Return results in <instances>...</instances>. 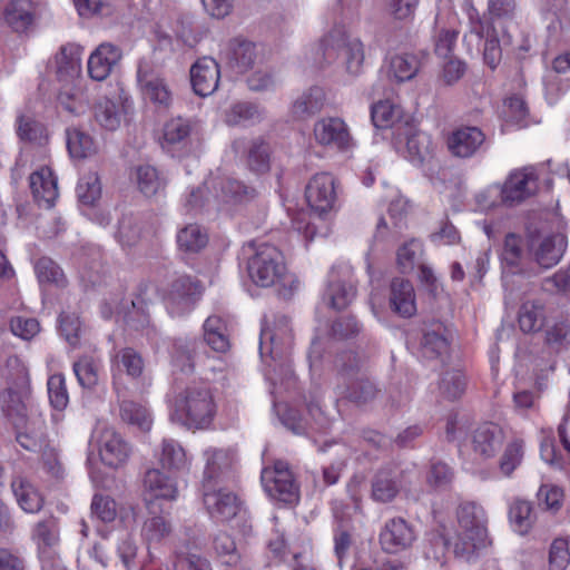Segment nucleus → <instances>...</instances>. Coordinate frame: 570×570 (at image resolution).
Masks as SVG:
<instances>
[{
    "mask_svg": "<svg viewBox=\"0 0 570 570\" xmlns=\"http://www.w3.org/2000/svg\"><path fill=\"white\" fill-rule=\"evenodd\" d=\"M204 341L180 337L173 342L170 356L173 365L181 372L191 373L205 353L202 352L204 343L214 352L225 353L229 350L226 322L218 315L208 316L203 325Z\"/></svg>",
    "mask_w": 570,
    "mask_h": 570,
    "instance_id": "1",
    "label": "nucleus"
},
{
    "mask_svg": "<svg viewBox=\"0 0 570 570\" xmlns=\"http://www.w3.org/2000/svg\"><path fill=\"white\" fill-rule=\"evenodd\" d=\"M217 412L213 391L207 382L188 384L175 399L171 419L188 430H205L210 426Z\"/></svg>",
    "mask_w": 570,
    "mask_h": 570,
    "instance_id": "2",
    "label": "nucleus"
},
{
    "mask_svg": "<svg viewBox=\"0 0 570 570\" xmlns=\"http://www.w3.org/2000/svg\"><path fill=\"white\" fill-rule=\"evenodd\" d=\"M455 515L458 532L453 552L456 557L470 561L491 543L488 515L484 508L475 501L461 502Z\"/></svg>",
    "mask_w": 570,
    "mask_h": 570,
    "instance_id": "3",
    "label": "nucleus"
},
{
    "mask_svg": "<svg viewBox=\"0 0 570 570\" xmlns=\"http://www.w3.org/2000/svg\"><path fill=\"white\" fill-rule=\"evenodd\" d=\"M364 360L354 352H344L335 358L337 394L357 405L373 401L379 389L362 368Z\"/></svg>",
    "mask_w": 570,
    "mask_h": 570,
    "instance_id": "4",
    "label": "nucleus"
},
{
    "mask_svg": "<svg viewBox=\"0 0 570 570\" xmlns=\"http://www.w3.org/2000/svg\"><path fill=\"white\" fill-rule=\"evenodd\" d=\"M1 376L8 383V387L0 393L1 410L16 426H20L26 415L21 392L29 387L28 370L17 356H9L1 370Z\"/></svg>",
    "mask_w": 570,
    "mask_h": 570,
    "instance_id": "5",
    "label": "nucleus"
},
{
    "mask_svg": "<svg viewBox=\"0 0 570 570\" xmlns=\"http://www.w3.org/2000/svg\"><path fill=\"white\" fill-rule=\"evenodd\" d=\"M322 48L327 62L337 61L348 75H360L364 61V50L357 38L348 36L341 29H335L323 39Z\"/></svg>",
    "mask_w": 570,
    "mask_h": 570,
    "instance_id": "6",
    "label": "nucleus"
},
{
    "mask_svg": "<svg viewBox=\"0 0 570 570\" xmlns=\"http://www.w3.org/2000/svg\"><path fill=\"white\" fill-rule=\"evenodd\" d=\"M254 254L247 263L250 279L262 287L279 282L286 272L284 256L274 245L261 243L253 245Z\"/></svg>",
    "mask_w": 570,
    "mask_h": 570,
    "instance_id": "7",
    "label": "nucleus"
},
{
    "mask_svg": "<svg viewBox=\"0 0 570 570\" xmlns=\"http://www.w3.org/2000/svg\"><path fill=\"white\" fill-rule=\"evenodd\" d=\"M137 82L142 99L156 111H167L174 101V92L164 73L148 62H140Z\"/></svg>",
    "mask_w": 570,
    "mask_h": 570,
    "instance_id": "8",
    "label": "nucleus"
},
{
    "mask_svg": "<svg viewBox=\"0 0 570 570\" xmlns=\"http://www.w3.org/2000/svg\"><path fill=\"white\" fill-rule=\"evenodd\" d=\"M262 485L273 500L294 504L299 500V485L287 462L276 461L266 466L261 474Z\"/></svg>",
    "mask_w": 570,
    "mask_h": 570,
    "instance_id": "9",
    "label": "nucleus"
},
{
    "mask_svg": "<svg viewBox=\"0 0 570 570\" xmlns=\"http://www.w3.org/2000/svg\"><path fill=\"white\" fill-rule=\"evenodd\" d=\"M203 293L200 282L188 275L176 277L169 285L164 297L167 312L173 317H183L189 314Z\"/></svg>",
    "mask_w": 570,
    "mask_h": 570,
    "instance_id": "10",
    "label": "nucleus"
},
{
    "mask_svg": "<svg viewBox=\"0 0 570 570\" xmlns=\"http://www.w3.org/2000/svg\"><path fill=\"white\" fill-rule=\"evenodd\" d=\"M500 264L503 274L522 275L532 277L539 274L534 265L530 263V250L525 247L524 239L515 233H508L499 252Z\"/></svg>",
    "mask_w": 570,
    "mask_h": 570,
    "instance_id": "11",
    "label": "nucleus"
},
{
    "mask_svg": "<svg viewBox=\"0 0 570 570\" xmlns=\"http://www.w3.org/2000/svg\"><path fill=\"white\" fill-rule=\"evenodd\" d=\"M293 344L289 320L285 315H277L271 324L267 318L259 337V352L262 356L269 355L273 360L284 358L291 351Z\"/></svg>",
    "mask_w": 570,
    "mask_h": 570,
    "instance_id": "12",
    "label": "nucleus"
},
{
    "mask_svg": "<svg viewBox=\"0 0 570 570\" xmlns=\"http://www.w3.org/2000/svg\"><path fill=\"white\" fill-rule=\"evenodd\" d=\"M539 189V174L535 166L512 170L501 187V202L515 206L534 196Z\"/></svg>",
    "mask_w": 570,
    "mask_h": 570,
    "instance_id": "13",
    "label": "nucleus"
},
{
    "mask_svg": "<svg viewBox=\"0 0 570 570\" xmlns=\"http://www.w3.org/2000/svg\"><path fill=\"white\" fill-rule=\"evenodd\" d=\"M414 471L401 470L394 465H386L379 469L371 481V497L375 502H392L401 490L406 489L411 483V475Z\"/></svg>",
    "mask_w": 570,
    "mask_h": 570,
    "instance_id": "14",
    "label": "nucleus"
},
{
    "mask_svg": "<svg viewBox=\"0 0 570 570\" xmlns=\"http://www.w3.org/2000/svg\"><path fill=\"white\" fill-rule=\"evenodd\" d=\"M315 141L327 149L346 153L354 148L355 140L347 124L340 117H323L313 127Z\"/></svg>",
    "mask_w": 570,
    "mask_h": 570,
    "instance_id": "15",
    "label": "nucleus"
},
{
    "mask_svg": "<svg viewBox=\"0 0 570 570\" xmlns=\"http://www.w3.org/2000/svg\"><path fill=\"white\" fill-rule=\"evenodd\" d=\"M205 469L203 489H212L229 479L235 463V453L230 449L209 448L204 451Z\"/></svg>",
    "mask_w": 570,
    "mask_h": 570,
    "instance_id": "16",
    "label": "nucleus"
},
{
    "mask_svg": "<svg viewBox=\"0 0 570 570\" xmlns=\"http://www.w3.org/2000/svg\"><path fill=\"white\" fill-rule=\"evenodd\" d=\"M379 539L383 551L395 554L412 547L416 531L405 519L395 517L385 522Z\"/></svg>",
    "mask_w": 570,
    "mask_h": 570,
    "instance_id": "17",
    "label": "nucleus"
},
{
    "mask_svg": "<svg viewBox=\"0 0 570 570\" xmlns=\"http://www.w3.org/2000/svg\"><path fill=\"white\" fill-rule=\"evenodd\" d=\"M305 196L309 207L316 213L332 210L337 199L335 178L327 173L314 175L306 186Z\"/></svg>",
    "mask_w": 570,
    "mask_h": 570,
    "instance_id": "18",
    "label": "nucleus"
},
{
    "mask_svg": "<svg viewBox=\"0 0 570 570\" xmlns=\"http://www.w3.org/2000/svg\"><path fill=\"white\" fill-rule=\"evenodd\" d=\"M566 239L562 235H547L538 238H531L529 250L533 256L534 263L539 268L548 269L559 263L566 250Z\"/></svg>",
    "mask_w": 570,
    "mask_h": 570,
    "instance_id": "19",
    "label": "nucleus"
},
{
    "mask_svg": "<svg viewBox=\"0 0 570 570\" xmlns=\"http://www.w3.org/2000/svg\"><path fill=\"white\" fill-rule=\"evenodd\" d=\"M203 499L208 513L217 521L232 520L240 509L238 498L219 485L203 489Z\"/></svg>",
    "mask_w": 570,
    "mask_h": 570,
    "instance_id": "20",
    "label": "nucleus"
},
{
    "mask_svg": "<svg viewBox=\"0 0 570 570\" xmlns=\"http://www.w3.org/2000/svg\"><path fill=\"white\" fill-rule=\"evenodd\" d=\"M219 80L220 68L214 58H199L190 67L191 87L194 92L200 97L213 95L218 88Z\"/></svg>",
    "mask_w": 570,
    "mask_h": 570,
    "instance_id": "21",
    "label": "nucleus"
},
{
    "mask_svg": "<svg viewBox=\"0 0 570 570\" xmlns=\"http://www.w3.org/2000/svg\"><path fill=\"white\" fill-rule=\"evenodd\" d=\"M142 495L149 510L153 509L156 500H176L178 489L176 482L165 475L159 469H149L146 471L142 481ZM155 513V511H150Z\"/></svg>",
    "mask_w": 570,
    "mask_h": 570,
    "instance_id": "22",
    "label": "nucleus"
},
{
    "mask_svg": "<svg viewBox=\"0 0 570 570\" xmlns=\"http://www.w3.org/2000/svg\"><path fill=\"white\" fill-rule=\"evenodd\" d=\"M504 443V432L494 423H484L471 434V448L481 460L494 458Z\"/></svg>",
    "mask_w": 570,
    "mask_h": 570,
    "instance_id": "23",
    "label": "nucleus"
},
{
    "mask_svg": "<svg viewBox=\"0 0 570 570\" xmlns=\"http://www.w3.org/2000/svg\"><path fill=\"white\" fill-rule=\"evenodd\" d=\"M485 145L484 132L475 126H462L456 128L448 139L451 154L459 158H470L480 151Z\"/></svg>",
    "mask_w": 570,
    "mask_h": 570,
    "instance_id": "24",
    "label": "nucleus"
},
{
    "mask_svg": "<svg viewBox=\"0 0 570 570\" xmlns=\"http://www.w3.org/2000/svg\"><path fill=\"white\" fill-rule=\"evenodd\" d=\"M235 153H244L248 169L255 174H265L271 169V147L262 137L249 140L237 139L233 142Z\"/></svg>",
    "mask_w": 570,
    "mask_h": 570,
    "instance_id": "25",
    "label": "nucleus"
},
{
    "mask_svg": "<svg viewBox=\"0 0 570 570\" xmlns=\"http://www.w3.org/2000/svg\"><path fill=\"white\" fill-rule=\"evenodd\" d=\"M220 58L234 71L246 72L257 59L256 46L242 38L230 39L222 50Z\"/></svg>",
    "mask_w": 570,
    "mask_h": 570,
    "instance_id": "26",
    "label": "nucleus"
},
{
    "mask_svg": "<svg viewBox=\"0 0 570 570\" xmlns=\"http://www.w3.org/2000/svg\"><path fill=\"white\" fill-rule=\"evenodd\" d=\"M131 449L128 443L112 428H106L99 436V455L101 461L110 468L125 464Z\"/></svg>",
    "mask_w": 570,
    "mask_h": 570,
    "instance_id": "27",
    "label": "nucleus"
},
{
    "mask_svg": "<svg viewBox=\"0 0 570 570\" xmlns=\"http://www.w3.org/2000/svg\"><path fill=\"white\" fill-rule=\"evenodd\" d=\"M29 185L35 202L46 208L55 205L59 196L57 177L49 167H41L29 177Z\"/></svg>",
    "mask_w": 570,
    "mask_h": 570,
    "instance_id": "28",
    "label": "nucleus"
},
{
    "mask_svg": "<svg viewBox=\"0 0 570 570\" xmlns=\"http://www.w3.org/2000/svg\"><path fill=\"white\" fill-rule=\"evenodd\" d=\"M558 438L562 450L554 436L547 435L541 442L540 453L541 458L550 465L562 468L566 463H570V435L566 419L558 426Z\"/></svg>",
    "mask_w": 570,
    "mask_h": 570,
    "instance_id": "29",
    "label": "nucleus"
},
{
    "mask_svg": "<svg viewBox=\"0 0 570 570\" xmlns=\"http://www.w3.org/2000/svg\"><path fill=\"white\" fill-rule=\"evenodd\" d=\"M390 307L401 317L409 318L416 313L415 292L407 279L395 277L390 285Z\"/></svg>",
    "mask_w": 570,
    "mask_h": 570,
    "instance_id": "30",
    "label": "nucleus"
},
{
    "mask_svg": "<svg viewBox=\"0 0 570 570\" xmlns=\"http://www.w3.org/2000/svg\"><path fill=\"white\" fill-rule=\"evenodd\" d=\"M197 132V121L190 118L175 117L165 122L163 128V148H184Z\"/></svg>",
    "mask_w": 570,
    "mask_h": 570,
    "instance_id": "31",
    "label": "nucleus"
},
{
    "mask_svg": "<svg viewBox=\"0 0 570 570\" xmlns=\"http://www.w3.org/2000/svg\"><path fill=\"white\" fill-rule=\"evenodd\" d=\"M356 296V287L350 278H341L335 271L330 274L328 285L323 294L324 303L333 309L346 308Z\"/></svg>",
    "mask_w": 570,
    "mask_h": 570,
    "instance_id": "32",
    "label": "nucleus"
},
{
    "mask_svg": "<svg viewBox=\"0 0 570 570\" xmlns=\"http://www.w3.org/2000/svg\"><path fill=\"white\" fill-rule=\"evenodd\" d=\"M121 58L120 50L110 43L100 45L88 59V73L97 81L105 80Z\"/></svg>",
    "mask_w": 570,
    "mask_h": 570,
    "instance_id": "33",
    "label": "nucleus"
},
{
    "mask_svg": "<svg viewBox=\"0 0 570 570\" xmlns=\"http://www.w3.org/2000/svg\"><path fill=\"white\" fill-rule=\"evenodd\" d=\"M59 519L55 515H49L43 520L38 521L31 532V538L37 544L41 561L45 559H55L49 556V550L58 546L60 541L59 533Z\"/></svg>",
    "mask_w": 570,
    "mask_h": 570,
    "instance_id": "34",
    "label": "nucleus"
},
{
    "mask_svg": "<svg viewBox=\"0 0 570 570\" xmlns=\"http://www.w3.org/2000/svg\"><path fill=\"white\" fill-rule=\"evenodd\" d=\"M405 150L406 158L421 166L435 157L436 146L430 135L415 130L406 136Z\"/></svg>",
    "mask_w": 570,
    "mask_h": 570,
    "instance_id": "35",
    "label": "nucleus"
},
{
    "mask_svg": "<svg viewBox=\"0 0 570 570\" xmlns=\"http://www.w3.org/2000/svg\"><path fill=\"white\" fill-rule=\"evenodd\" d=\"M11 488L19 507L27 513H38L45 499L35 485L24 476L16 475L11 481Z\"/></svg>",
    "mask_w": 570,
    "mask_h": 570,
    "instance_id": "36",
    "label": "nucleus"
},
{
    "mask_svg": "<svg viewBox=\"0 0 570 570\" xmlns=\"http://www.w3.org/2000/svg\"><path fill=\"white\" fill-rule=\"evenodd\" d=\"M325 105V92L321 87H311L292 105V114L297 119H307L320 112Z\"/></svg>",
    "mask_w": 570,
    "mask_h": 570,
    "instance_id": "37",
    "label": "nucleus"
},
{
    "mask_svg": "<svg viewBox=\"0 0 570 570\" xmlns=\"http://www.w3.org/2000/svg\"><path fill=\"white\" fill-rule=\"evenodd\" d=\"M4 22L16 32L26 31L32 23V8L29 0H12L4 6Z\"/></svg>",
    "mask_w": 570,
    "mask_h": 570,
    "instance_id": "38",
    "label": "nucleus"
},
{
    "mask_svg": "<svg viewBox=\"0 0 570 570\" xmlns=\"http://www.w3.org/2000/svg\"><path fill=\"white\" fill-rule=\"evenodd\" d=\"M159 462L169 471H181L189 465L184 448L174 439L163 440Z\"/></svg>",
    "mask_w": 570,
    "mask_h": 570,
    "instance_id": "39",
    "label": "nucleus"
},
{
    "mask_svg": "<svg viewBox=\"0 0 570 570\" xmlns=\"http://www.w3.org/2000/svg\"><path fill=\"white\" fill-rule=\"evenodd\" d=\"M509 520L514 531L520 534H527L535 521L531 502L523 499H514L509 508Z\"/></svg>",
    "mask_w": 570,
    "mask_h": 570,
    "instance_id": "40",
    "label": "nucleus"
},
{
    "mask_svg": "<svg viewBox=\"0 0 570 570\" xmlns=\"http://www.w3.org/2000/svg\"><path fill=\"white\" fill-rule=\"evenodd\" d=\"M419 69L420 62L414 55H395L389 63V76L397 82H404L413 79Z\"/></svg>",
    "mask_w": 570,
    "mask_h": 570,
    "instance_id": "41",
    "label": "nucleus"
},
{
    "mask_svg": "<svg viewBox=\"0 0 570 570\" xmlns=\"http://www.w3.org/2000/svg\"><path fill=\"white\" fill-rule=\"evenodd\" d=\"M544 321L543 305L538 301H527L519 309V326L524 333H533L541 330Z\"/></svg>",
    "mask_w": 570,
    "mask_h": 570,
    "instance_id": "42",
    "label": "nucleus"
},
{
    "mask_svg": "<svg viewBox=\"0 0 570 570\" xmlns=\"http://www.w3.org/2000/svg\"><path fill=\"white\" fill-rule=\"evenodd\" d=\"M112 360L119 371H124L134 380L139 379L144 373L145 361L140 353L132 347L120 348Z\"/></svg>",
    "mask_w": 570,
    "mask_h": 570,
    "instance_id": "43",
    "label": "nucleus"
},
{
    "mask_svg": "<svg viewBox=\"0 0 570 570\" xmlns=\"http://www.w3.org/2000/svg\"><path fill=\"white\" fill-rule=\"evenodd\" d=\"M121 420L140 431H148L151 426V417L146 407L134 401H122L120 404Z\"/></svg>",
    "mask_w": 570,
    "mask_h": 570,
    "instance_id": "44",
    "label": "nucleus"
},
{
    "mask_svg": "<svg viewBox=\"0 0 570 570\" xmlns=\"http://www.w3.org/2000/svg\"><path fill=\"white\" fill-rule=\"evenodd\" d=\"M458 33L454 28L443 26L441 17L436 16L434 27L435 53L440 57L449 58L455 47Z\"/></svg>",
    "mask_w": 570,
    "mask_h": 570,
    "instance_id": "45",
    "label": "nucleus"
},
{
    "mask_svg": "<svg viewBox=\"0 0 570 570\" xmlns=\"http://www.w3.org/2000/svg\"><path fill=\"white\" fill-rule=\"evenodd\" d=\"M333 513L337 521L334 529V551L341 562L351 547L352 538L348 528L345 525L343 507L336 503L333 507Z\"/></svg>",
    "mask_w": 570,
    "mask_h": 570,
    "instance_id": "46",
    "label": "nucleus"
},
{
    "mask_svg": "<svg viewBox=\"0 0 570 570\" xmlns=\"http://www.w3.org/2000/svg\"><path fill=\"white\" fill-rule=\"evenodd\" d=\"M449 341L440 331H426L421 340V354L428 360H435L449 351Z\"/></svg>",
    "mask_w": 570,
    "mask_h": 570,
    "instance_id": "47",
    "label": "nucleus"
},
{
    "mask_svg": "<svg viewBox=\"0 0 570 570\" xmlns=\"http://www.w3.org/2000/svg\"><path fill=\"white\" fill-rule=\"evenodd\" d=\"M140 219L134 215H124L118 223L116 238L122 247L135 246L141 237Z\"/></svg>",
    "mask_w": 570,
    "mask_h": 570,
    "instance_id": "48",
    "label": "nucleus"
},
{
    "mask_svg": "<svg viewBox=\"0 0 570 570\" xmlns=\"http://www.w3.org/2000/svg\"><path fill=\"white\" fill-rule=\"evenodd\" d=\"M73 372L79 384L92 389L98 384L99 363L91 356H82L73 363Z\"/></svg>",
    "mask_w": 570,
    "mask_h": 570,
    "instance_id": "49",
    "label": "nucleus"
},
{
    "mask_svg": "<svg viewBox=\"0 0 570 570\" xmlns=\"http://www.w3.org/2000/svg\"><path fill=\"white\" fill-rule=\"evenodd\" d=\"M67 148L73 158H85L95 151L92 138L78 128L67 130Z\"/></svg>",
    "mask_w": 570,
    "mask_h": 570,
    "instance_id": "50",
    "label": "nucleus"
},
{
    "mask_svg": "<svg viewBox=\"0 0 570 570\" xmlns=\"http://www.w3.org/2000/svg\"><path fill=\"white\" fill-rule=\"evenodd\" d=\"M213 547L224 564L236 567L240 562V554L229 534L225 532L217 533L213 539Z\"/></svg>",
    "mask_w": 570,
    "mask_h": 570,
    "instance_id": "51",
    "label": "nucleus"
},
{
    "mask_svg": "<svg viewBox=\"0 0 570 570\" xmlns=\"http://www.w3.org/2000/svg\"><path fill=\"white\" fill-rule=\"evenodd\" d=\"M524 454V442L514 439L509 442L499 461V469L505 476H510L513 471L521 464Z\"/></svg>",
    "mask_w": 570,
    "mask_h": 570,
    "instance_id": "52",
    "label": "nucleus"
},
{
    "mask_svg": "<svg viewBox=\"0 0 570 570\" xmlns=\"http://www.w3.org/2000/svg\"><path fill=\"white\" fill-rule=\"evenodd\" d=\"M95 118L101 127L115 130L120 126L121 116L115 101L101 98L95 106Z\"/></svg>",
    "mask_w": 570,
    "mask_h": 570,
    "instance_id": "53",
    "label": "nucleus"
},
{
    "mask_svg": "<svg viewBox=\"0 0 570 570\" xmlns=\"http://www.w3.org/2000/svg\"><path fill=\"white\" fill-rule=\"evenodd\" d=\"M465 386V376L460 370L444 372L439 384L440 393L448 400L461 397Z\"/></svg>",
    "mask_w": 570,
    "mask_h": 570,
    "instance_id": "54",
    "label": "nucleus"
},
{
    "mask_svg": "<svg viewBox=\"0 0 570 570\" xmlns=\"http://www.w3.org/2000/svg\"><path fill=\"white\" fill-rule=\"evenodd\" d=\"M207 235L202 232L198 225H188L179 230L177 243L180 249L197 253L207 244Z\"/></svg>",
    "mask_w": 570,
    "mask_h": 570,
    "instance_id": "55",
    "label": "nucleus"
},
{
    "mask_svg": "<svg viewBox=\"0 0 570 570\" xmlns=\"http://www.w3.org/2000/svg\"><path fill=\"white\" fill-rule=\"evenodd\" d=\"M261 119V110L250 102H237L230 107L226 115L227 122L233 126L254 124Z\"/></svg>",
    "mask_w": 570,
    "mask_h": 570,
    "instance_id": "56",
    "label": "nucleus"
},
{
    "mask_svg": "<svg viewBox=\"0 0 570 570\" xmlns=\"http://www.w3.org/2000/svg\"><path fill=\"white\" fill-rule=\"evenodd\" d=\"M136 180L139 190L148 197L156 195L164 187V181L159 177L157 169L149 165L137 167Z\"/></svg>",
    "mask_w": 570,
    "mask_h": 570,
    "instance_id": "57",
    "label": "nucleus"
},
{
    "mask_svg": "<svg viewBox=\"0 0 570 570\" xmlns=\"http://www.w3.org/2000/svg\"><path fill=\"white\" fill-rule=\"evenodd\" d=\"M57 72L63 76H75L80 71V57L78 48L67 45L60 48L56 56Z\"/></svg>",
    "mask_w": 570,
    "mask_h": 570,
    "instance_id": "58",
    "label": "nucleus"
},
{
    "mask_svg": "<svg viewBox=\"0 0 570 570\" xmlns=\"http://www.w3.org/2000/svg\"><path fill=\"white\" fill-rule=\"evenodd\" d=\"M35 272L41 284L48 283L57 286L65 284L62 269L49 257H40L35 264Z\"/></svg>",
    "mask_w": 570,
    "mask_h": 570,
    "instance_id": "59",
    "label": "nucleus"
},
{
    "mask_svg": "<svg viewBox=\"0 0 570 570\" xmlns=\"http://www.w3.org/2000/svg\"><path fill=\"white\" fill-rule=\"evenodd\" d=\"M171 532L170 524L164 517L153 515L146 519L141 528V535L148 544L159 543Z\"/></svg>",
    "mask_w": 570,
    "mask_h": 570,
    "instance_id": "60",
    "label": "nucleus"
},
{
    "mask_svg": "<svg viewBox=\"0 0 570 570\" xmlns=\"http://www.w3.org/2000/svg\"><path fill=\"white\" fill-rule=\"evenodd\" d=\"M101 195V185L96 173L82 176L77 185V196L85 205H94Z\"/></svg>",
    "mask_w": 570,
    "mask_h": 570,
    "instance_id": "61",
    "label": "nucleus"
},
{
    "mask_svg": "<svg viewBox=\"0 0 570 570\" xmlns=\"http://www.w3.org/2000/svg\"><path fill=\"white\" fill-rule=\"evenodd\" d=\"M454 479L453 470L444 462L435 461L430 464L426 473V483L435 490H444Z\"/></svg>",
    "mask_w": 570,
    "mask_h": 570,
    "instance_id": "62",
    "label": "nucleus"
},
{
    "mask_svg": "<svg viewBox=\"0 0 570 570\" xmlns=\"http://www.w3.org/2000/svg\"><path fill=\"white\" fill-rule=\"evenodd\" d=\"M224 198L229 202H245L256 196V189L235 178H226L220 185Z\"/></svg>",
    "mask_w": 570,
    "mask_h": 570,
    "instance_id": "63",
    "label": "nucleus"
},
{
    "mask_svg": "<svg viewBox=\"0 0 570 570\" xmlns=\"http://www.w3.org/2000/svg\"><path fill=\"white\" fill-rule=\"evenodd\" d=\"M47 386L50 404L58 411L65 410L69 402L65 376L60 373L51 375Z\"/></svg>",
    "mask_w": 570,
    "mask_h": 570,
    "instance_id": "64",
    "label": "nucleus"
}]
</instances>
